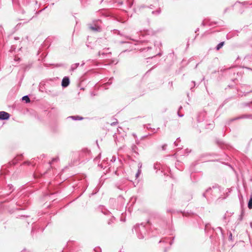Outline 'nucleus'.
Segmentation results:
<instances>
[{"label":"nucleus","mask_w":252,"mask_h":252,"mask_svg":"<svg viewBox=\"0 0 252 252\" xmlns=\"http://www.w3.org/2000/svg\"><path fill=\"white\" fill-rule=\"evenodd\" d=\"M248 206L249 209H252V195L251 196L250 199L248 203Z\"/></svg>","instance_id":"4"},{"label":"nucleus","mask_w":252,"mask_h":252,"mask_svg":"<svg viewBox=\"0 0 252 252\" xmlns=\"http://www.w3.org/2000/svg\"><path fill=\"white\" fill-rule=\"evenodd\" d=\"M69 84V80L68 77H65L63 78L62 82V85L63 87H66Z\"/></svg>","instance_id":"2"},{"label":"nucleus","mask_w":252,"mask_h":252,"mask_svg":"<svg viewBox=\"0 0 252 252\" xmlns=\"http://www.w3.org/2000/svg\"><path fill=\"white\" fill-rule=\"evenodd\" d=\"M10 115L5 112H0V119L1 120H7L9 119Z\"/></svg>","instance_id":"1"},{"label":"nucleus","mask_w":252,"mask_h":252,"mask_svg":"<svg viewBox=\"0 0 252 252\" xmlns=\"http://www.w3.org/2000/svg\"><path fill=\"white\" fill-rule=\"evenodd\" d=\"M22 100L26 101V102L27 103L30 102V99L29 97H28V96H27V95L23 96L22 98Z\"/></svg>","instance_id":"6"},{"label":"nucleus","mask_w":252,"mask_h":252,"mask_svg":"<svg viewBox=\"0 0 252 252\" xmlns=\"http://www.w3.org/2000/svg\"><path fill=\"white\" fill-rule=\"evenodd\" d=\"M71 118L74 120H82L83 119V118L79 116H71Z\"/></svg>","instance_id":"3"},{"label":"nucleus","mask_w":252,"mask_h":252,"mask_svg":"<svg viewBox=\"0 0 252 252\" xmlns=\"http://www.w3.org/2000/svg\"><path fill=\"white\" fill-rule=\"evenodd\" d=\"M224 43V42H221L217 46V48H216L217 50H219L223 46Z\"/></svg>","instance_id":"5"}]
</instances>
